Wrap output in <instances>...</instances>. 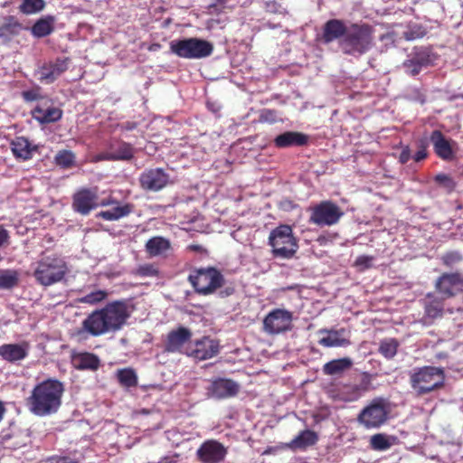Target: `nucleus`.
Segmentation results:
<instances>
[{
  "instance_id": "nucleus-1",
  "label": "nucleus",
  "mask_w": 463,
  "mask_h": 463,
  "mask_svg": "<svg viewBox=\"0 0 463 463\" xmlns=\"http://www.w3.org/2000/svg\"><path fill=\"white\" fill-rule=\"evenodd\" d=\"M133 311L128 299L109 302L104 307L92 311L81 323L79 334L99 336L119 331L127 324Z\"/></svg>"
},
{
  "instance_id": "nucleus-2",
  "label": "nucleus",
  "mask_w": 463,
  "mask_h": 463,
  "mask_svg": "<svg viewBox=\"0 0 463 463\" xmlns=\"http://www.w3.org/2000/svg\"><path fill=\"white\" fill-rule=\"evenodd\" d=\"M63 383L55 378H48L37 383L26 399L29 411L39 417L54 414L61 405Z\"/></svg>"
},
{
  "instance_id": "nucleus-3",
  "label": "nucleus",
  "mask_w": 463,
  "mask_h": 463,
  "mask_svg": "<svg viewBox=\"0 0 463 463\" xmlns=\"http://www.w3.org/2000/svg\"><path fill=\"white\" fill-rule=\"evenodd\" d=\"M68 272L69 268L64 258L52 253L41 256L35 262L33 276L38 284L49 287L62 281Z\"/></svg>"
},
{
  "instance_id": "nucleus-4",
  "label": "nucleus",
  "mask_w": 463,
  "mask_h": 463,
  "mask_svg": "<svg viewBox=\"0 0 463 463\" xmlns=\"http://www.w3.org/2000/svg\"><path fill=\"white\" fill-rule=\"evenodd\" d=\"M409 383L417 396H423L443 388L445 383L444 370L436 366L414 368L410 373Z\"/></svg>"
},
{
  "instance_id": "nucleus-5",
  "label": "nucleus",
  "mask_w": 463,
  "mask_h": 463,
  "mask_svg": "<svg viewBox=\"0 0 463 463\" xmlns=\"http://www.w3.org/2000/svg\"><path fill=\"white\" fill-rule=\"evenodd\" d=\"M373 30L367 24H352L348 26L345 38L339 42L344 53L362 55L367 52L373 43Z\"/></svg>"
},
{
  "instance_id": "nucleus-6",
  "label": "nucleus",
  "mask_w": 463,
  "mask_h": 463,
  "mask_svg": "<svg viewBox=\"0 0 463 463\" xmlns=\"http://www.w3.org/2000/svg\"><path fill=\"white\" fill-rule=\"evenodd\" d=\"M187 279L195 293L201 296L215 293L225 283L224 276L215 267L195 268L191 270Z\"/></svg>"
},
{
  "instance_id": "nucleus-7",
  "label": "nucleus",
  "mask_w": 463,
  "mask_h": 463,
  "mask_svg": "<svg viewBox=\"0 0 463 463\" xmlns=\"http://www.w3.org/2000/svg\"><path fill=\"white\" fill-rule=\"evenodd\" d=\"M269 244L272 247L275 258L291 259L298 249V240L293 235L291 226L281 224L273 229L269 236Z\"/></svg>"
},
{
  "instance_id": "nucleus-8",
  "label": "nucleus",
  "mask_w": 463,
  "mask_h": 463,
  "mask_svg": "<svg viewBox=\"0 0 463 463\" xmlns=\"http://www.w3.org/2000/svg\"><path fill=\"white\" fill-rule=\"evenodd\" d=\"M170 51L180 58L202 59L213 53V45L206 40L191 37L172 41Z\"/></svg>"
},
{
  "instance_id": "nucleus-9",
  "label": "nucleus",
  "mask_w": 463,
  "mask_h": 463,
  "mask_svg": "<svg viewBox=\"0 0 463 463\" xmlns=\"http://www.w3.org/2000/svg\"><path fill=\"white\" fill-rule=\"evenodd\" d=\"M389 403L383 397L373 399L358 414L357 421L365 429H378L389 417Z\"/></svg>"
},
{
  "instance_id": "nucleus-10",
  "label": "nucleus",
  "mask_w": 463,
  "mask_h": 463,
  "mask_svg": "<svg viewBox=\"0 0 463 463\" xmlns=\"http://www.w3.org/2000/svg\"><path fill=\"white\" fill-rule=\"evenodd\" d=\"M309 211V222L320 227L335 225L344 215L342 209L330 200L320 202Z\"/></svg>"
},
{
  "instance_id": "nucleus-11",
  "label": "nucleus",
  "mask_w": 463,
  "mask_h": 463,
  "mask_svg": "<svg viewBox=\"0 0 463 463\" xmlns=\"http://www.w3.org/2000/svg\"><path fill=\"white\" fill-rule=\"evenodd\" d=\"M139 186L146 192H159L171 184L170 175L161 167L146 168L138 177Z\"/></svg>"
},
{
  "instance_id": "nucleus-12",
  "label": "nucleus",
  "mask_w": 463,
  "mask_h": 463,
  "mask_svg": "<svg viewBox=\"0 0 463 463\" xmlns=\"http://www.w3.org/2000/svg\"><path fill=\"white\" fill-rule=\"evenodd\" d=\"M220 342L210 336H203L185 347L184 354L198 361H204L220 353Z\"/></svg>"
},
{
  "instance_id": "nucleus-13",
  "label": "nucleus",
  "mask_w": 463,
  "mask_h": 463,
  "mask_svg": "<svg viewBox=\"0 0 463 463\" xmlns=\"http://www.w3.org/2000/svg\"><path fill=\"white\" fill-rule=\"evenodd\" d=\"M293 315L290 311L275 308L263 319V330L269 335H278L292 328Z\"/></svg>"
},
{
  "instance_id": "nucleus-14",
  "label": "nucleus",
  "mask_w": 463,
  "mask_h": 463,
  "mask_svg": "<svg viewBox=\"0 0 463 463\" xmlns=\"http://www.w3.org/2000/svg\"><path fill=\"white\" fill-rule=\"evenodd\" d=\"M228 449L216 439L204 440L196 450V458L201 463H222Z\"/></svg>"
},
{
  "instance_id": "nucleus-15",
  "label": "nucleus",
  "mask_w": 463,
  "mask_h": 463,
  "mask_svg": "<svg viewBox=\"0 0 463 463\" xmlns=\"http://www.w3.org/2000/svg\"><path fill=\"white\" fill-rule=\"evenodd\" d=\"M70 64L69 57H57L46 61L37 71L38 80L43 84H52L68 70Z\"/></svg>"
},
{
  "instance_id": "nucleus-16",
  "label": "nucleus",
  "mask_w": 463,
  "mask_h": 463,
  "mask_svg": "<svg viewBox=\"0 0 463 463\" xmlns=\"http://www.w3.org/2000/svg\"><path fill=\"white\" fill-rule=\"evenodd\" d=\"M98 189L81 188L72 196V209L74 212L88 215L93 209L98 207Z\"/></svg>"
},
{
  "instance_id": "nucleus-17",
  "label": "nucleus",
  "mask_w": 463,
  "mask_h": 463,
  "mask_svg": "<svg viewBox=\"0 0 463 463\" xmlns=\"http://www.w3.org/2000/svg\"><path fill=\"white\" fill-rule=\"evenodd\" d=\"M435 288L444 298H452L463 289V275L458 271L445 272L437 279Z\"/></svg>"
},
{
  "instance_id": "nucleus-18",
  "label": "nucleus",
  "mask_w": 463,
  "mask_h": 463,
  "mask_svg": "<svg viewBox=\"0 0 463 463\" xmlns=\"http://www.w3.org/2000/svg\"><path fill=\"white\" fill-rule=\"evenodd\" d=\"M192 335V331L184 326L171 330L164 342V352L184 354V345L191 342Z\"/></svg>"
},
{
  "instance_id": "nucleus-19",
  "label": "nucleus",
  "mask_w": 463,
  "mask_h": 463,
  "mask_svg": "<svg viewBox=\"0 0 463 463\" xmlns=\"http://www.w3.org/2000/svg\"><path fill=\"white\" fill-rule=\"evenodd\" d=\"M240 391L238 383L232 379L216 378L213 380L207 388V395L217 400L234 397Z\"/></svg>"
},
{
  "instance_id": "nucleus-20",
  "label": "nucleus",
  "mask_w": 463,
  "mask_h": 463,
  "mask_svg": "<svg viewBox=\"0 0 463 463\" xmlns=\"http://www.w3.org/2000/svg\"><path fill=\"white\" fill-rule=\"evenodd\" d=\"M34 119L42 124L54 123L62 117V110L52 105V100L45 99L32 111Z\"/></svg>"
},
{
  "instance_id": "nucleus-21",
  "label": "nucleus",
  "mask_w": 463,
  "mask_h": 463,
  "mask_svg": "<svg viewBox=\"0 0 463 463\" xmlns=\"http://www.w3.org/2000/svg\"><path fill=\"white\" fill-rule=\"evenodd\" d=\"M30 351V344L22 341L15 344H4L0 345V357L10 364H18L25 359Z\"/></svg>"
},
{
  "instance_id": "nucleus-22",
  "label": "nucleus",
  "mask_w": 463,
  "mask_h": 463,
  "mask_svg": "<svg viewBox=\"0 0 463 463\" xmlns=\"http://www.w3.org/2000/svg\"><path fill=\"white\" fill-rule=\"evenodd\" d=\"M327 396L334 402H351L359 399L356 385L351 383L332 384L326 391Z\"/></svg>"
},
{
  "instance_id": "nucleus-23",
  "label": "nucleus",
  "mask_w": 463,
  "mask_h": 463,
  "mask_svg": "<svg viewBox=\"0 0 463 463\" xmlns=\"http://www.w3.org/2000/svg\"><path fill=\"white\" fill-rule=\"evenodd\" d=\"M134 156L133 146L124 141H116L110 144L108 151L99 156L101 160L109 161H126Z\"/></svg>"
},
{
  "instance_id": "nucleus-24",
  "label": "nucleus",
  "mask_w": 463,
  "mask_h": 463,
  "mask_svg": "<svg viewBox=\"0 0 463 463\" xmlns=\"http://www.w3.org/2000/svg\"><path fill=\"white\" fill-rule=\"evenodd\" d=\"M348 26L345 25L343 20L330 19L323 27L322 39L325 43H332L335 40L345 37Z\"/></svg>"
},
{
  "instance_id": "nucleus-25",
  "label": "nucleus",
  "mask_w": 463,
  "mask_h": 463,
  "mask_svg": "<svg viewBox=\"0 0 463 463\" xmlns=\"http://www.w3.org/2000/svg\"><path fill=\"white\" fill-rule=\"evenodd\" d=\"M24 29L25 27L14 15L5 16L0 24V39L4 43H10Z\"/></svg>"
},
{
  "instance_id": "nucleus-26",
  "label": "nucleus",
  "mask_w": 463,
  "mask_h": 463,
  "mask_svg": "<svg viewBox=\"0 0 463 463\" xmlns=\"http://www.w3.org/2000/svg\"><path fill=\"white\" fill-rule=\"evenodd\" d=\"M0 443L9 449H17L25 445L22 430L14 424L1 431Z\"/></svg>"
},
{
  "instance_id": "nucleus-27",
  "label": "nucleus",
  "mask_w": 463,
  "mask_h": 463,
  "mask_svg": "<svg viewBox=\"0 0 463 463\" xmlns=\"http://www.w3.org/2000/svg\"><path fill=\"white\" fill-rule=\"evenodd\" d=\"M319 437L311 430H301L290 442L285 443L284 448L295 450H306L317 443Z\"/></svg>"
},
{
  "instance_id": "nucleus-28",
  "label": "nucleus",
  "mask_w": 463,
  "mask_h": 463,
  "mask_svg": "<svg viewBox=\"0 0 463 463\" xmlns=\"http://www.w3.org/2000/svg\"><path fill=\"white\" fill-rule=\"evenodd\" d=\"M308 142V137L306 134L297 131H286L274 139V145L278 148H287L291 146H303Z\"/></svg>"
},
{
  "instance_id": "nucleus-29",
  "label": "nucleus",
  "mask_w": 463,
  "mask_h": 463,
  "mask_svg": "<svg viewBox=\"0 0 463 463\" xmlns=\"http://www.w3.org/2000/svg\"><path fill=\"white\" fill-rule=\"evenodd\" d=\"M71 361L73 366L80 371H97L101 365L99 356L90 352L73 354Z\"/></svg>"
},
{
  "instance_id": "nucleus-30",
  "label": "nucleus",
  "mask_w": 463,
  "mask_h": 463,
  "mask_svg": "<svg viewBox=\"0 0 463 463\" xmlns=\"http://www.w3.org/2000/svg\"><path fill=\"white\" fill-rule=\"evenodd\" d=\"M430 139L433 145L436 155L439 158L443 160H451L453 158L454 155L450 143L441 131H432Z\"/></svg>"
},
{
  "instance_id": "nucleus-31",
  "label": "nucleus",
  "mask_w": 463,
  "mask_h": 463,
  "mask_svg": "<svg viewBox=\"0 0 463 463\" xmlns=\"http://www.w3.org/2000/svg\"><path fill=\"white\" fill-rule=\"evenodd\" d=\"M345 332L344 328L339 330L334 329H320L319 334H327L326 336H323L318 340V344L324 347H335V346H347L351 344L347 338L340 337Z\"/></svg>"
},
{
  "instance_id": "nucleus-32",
  "label": "nucleus",
  "mask_w": 463,
  "mask_h": 463,
  "mask_svg": "<svg viewBox=\"0 0 463 463\" xmlns=\"http://www.w3.org/2000/svg\"><path fill=\"white\" fill-rule=\"evenodd\" d=\"M170 240L163 236H154L150 238L145 245L146 252L150 257H157L166 254L171 250Z\"/></svg>"
},
{
  "instance_id": "nucleus-33",
  "label": "nucleus",
  "mask_w": 463,
  "mask_h": 463,
  "mask_svg": "<svg viewBox=\"0 0 463 463\" xmlns=\"http://www.w3.org/2000/svg\"><path fill=\"white\" fill-rule=\"evenodd\" d=\"M425 317L429 320H434L441 317L444 313V299L443 298L435 297L428 294L424 304Z\"/></svg>"
},
{
  "instance_id": "nucleus-34",
  "label": "nucleus",
  "mask_w": 463,
  "mask_h": 463,
  "mask_svg": "<svg viewBox=\"0 0 463 463\" xmlns=\"http://www.w3.org/2000/svg\"><path fill=\"white\" fill-rule=\"evenodd\" d=\"M55 28V17L45 15L38 19L31 27V33L35 38H43L50 35Z\"/></svg>"
},
{
  "instance_id": "nucleus-35",
  "label": "nucleus",
  "mask_w": 463,
  "mask_h": 463,
  "mask_svg": "<svg viewBox=\"0 0 463 463\" xmlns=\"http://www.w3.org/2000/svg\"><path fill=\"white\" fill-rule=\"evenodd\" d=\"M35 147L24 137H16L11 142V150L16 158L28 160L32 158Z\"/></svg>"
},
{
  "instance_id": "nucleus-36",
  "label": "nucleus",
  "mask_w": 463,
  "mask_h": 463,
  "mask_svg": "<svg viewBox=\"0 0 463 463\" xmlns=\"http://www.w3.org/2000/svg\"><path fill=\"white\" fill-rule=\"evenodd\" d=\"M352 364V360L348 357L335 359L324 364L323 373L326 375L338 374L349 369Z\"/></svg>"
},
{
  "instance_id": "nucleus-37",
  "label": "nucleus",
  "mask_w": 463,
  "mask_h": 463,
  "mask_svg": "<svg viewBox=\"0 0 463 463\" xmlns=\"http://www.w3.org/2000/svg\"><path fill=\"white\" fill-rule=\"evenodd\" d=\"M132 204L126 203L122 206L114 207L111 210L101 211L97 214V217L106 221H117L128 215L132 212Z\"/></svg>"
},
{
  "instance_id": "nucleus-38",
  "label": "nucleus",
  "mask_w": 463,
  "mask_h": 463,
  "mask_svg": "<svg viewBox=\"0 0 463 463\" xmlns=\"http://www.w3.org/2000/svg\"><path fill=\"white\" fill-rule=\"evenodd\" d=\"M400 342L396 338H384L380 341L378 352L385 359H392L398 352Z\"/></svg>"
},
{
  "instance_id": "nucleus-39",
  "label": "nucleus",
  "mask_w": 463,
  "mask_h": 463,
  "mask_svg": "<svg viewBox=\"0 0 463 463\" xmlns=\"http://www.w3.org/2000/svg\"><path fill=\"white\" fill-rule=\"evenodd\" d=\"M395 439V437L387 436L384 433H377L371 437L370 446L374 450L383 451L390 449Z\"/></svg>"
},
{
  "instance_id": "nucleus-40",
  "label": "nucleus",
  "mask_w": 463,
  "mask_h": 463,
  "mask_svg": "<svg viewBox=\"0 0 463 463\" xmlns=\"http://www.w3.org/2000/svg\"><path fill=\"white\" fill-rule=\"evenodd\" d=\"M19 283V272L15 269L0 270V288L11 289Z\"/></svg>"
},
{
  "instance_id": "nucleus-41",
  "label": "nucleus",
  "mask_w": 463,
  "mask_h": 463,
  "mask_svg": "<svg viewBox=\"0 0 463 463\" xmlns=\"http://www.w3.org/2000/svg\"><path fill=\"white\" fill-rule=\"evenodd\" d=\"M45 6L44 0H24L18 9L22 14L31 15L42 12Z\"/></svg>"
},
{
  "instance_id": "nucleus-42",
  "label": "nucleus",
  "mask_w": 463,
  "mask_h": 463,
  "mask_svg": "<svg viewBox=\"0 0 463 463\" xmlns=\"http://www.w3.org/2000/svg\"><path fill=\"white\" fill-rule=\"evenodd\" d=\"M118 380L125 387H135L137 385V375L132 368L120 369L117 373Z\"/></svg>"
},
{
  "instance_id": "nucleus-43",
  "label": "nucleus",
  "mask_w": 463,
  "mask_h": 463,
  "mask_svg": "<svg viewBox=\"0 0 463 463\" xmlns=\"http://www.w3.org/2000/svg\"><path fill=\"white\" fill-rule=\"evenodd\" d=\"M108 291L99 289L80 298L79 301L82 304L97 305L104 301L108 298Z\"/></svg>"
},
{
  "instance_id": "nucleus-44",
  "label": "nucleus",
  "mask_w": 463,
  "mask_h": 463,
  "mask_svg": "<svg viewBox=\"0 0 463 463\" xmlns=\"http://www.w3.org/2000/svg\"><path fill=\"white\" fill-rule=\"evenodd\" d=\"M75 155L70 150H61L55 156V162L63 168H70L73 165Z\"/></svg>"
},
{
  "instance_id": "nucleus-45",
  "label": "nucleus",
  "mask_w": 463,
  "mask_h": 463,
  "mask_svg": "<svg viewBox=\"0 0 463 463\" xmlns=\"http://www.w3.org/2000/svg\"><path fill=\"white\" fill-rule=\"evenodd\" d=\"M440 260L446 268L453 269L463 260V256L458 251H448L440 257Z\"/></svg>"
},
{
  "instance_id": "nucleus-46",
  "label": "nucleus",
  "mask_w": 463,
  "mask_h": 463,
  "mask_svg": "<svg viewBox=\"0 0 463 463\" xmlns=\"http://www.w3.org/2000/svg\"><path fill=\"white\" fill-rule=\"evenodd\" d=\"M373 375L367 372L362 373V378L359 384H355L359 392V398L363 393L368 392L372 388Z\"/></svg>"
},
{
  "instance_id": "nucleus-47",
  "label": "nucleus",
  "mask_w": 463,
  "mask_h": 463,
  "mask_svg": "<svg viewBox=\"0 0 463 463\" xmlns=\"http://www.w3.org/2000/svg\"><path fill=\"white\" fill-rule=\"evenodd\" d=\"M426 34V30L420 25H415L410 27L404 32V38L407 41H412L415 39L422 38Z\"/></svg>"
},
{
  "instance_id": "nucleus-48",
  "label": "nucleus",
  "mask_w": 463,
  "mask_h": 463,
  "mask_svg": "<svg viewBox=\"0 0 463 463\" xmlns=\"http://www.w3.org/2000/svg\"><path fill=\"white\" fill-rule=\"evenodd\" d=\"M434 180L439 185L446 188L449 192L454 190L456 186L454 180L449 175L446 174L437 175Z\"/></svg>"
},
{
  "instance_id": "nucleus-49",
  "label": "nucleus",
  "mask_w": 463,
  "mask_h": 463,
  "mask_svg": "<svg viewBox=\"0 0 463 463\" xmlns=\"http://www.w3.org/2000/svg\"><path fill=\"white\" fill-rule=\"evenodd\" d=\"M260 121L265 123H275L278 121V113L273 109H263L260 114Z\"/></svg>"
},
{
  "instance_id": "nucleus-50",
  "label": "nucleus",
  "mask_w": 463,
  "mask_h": 463,
  "mask_svg": "<svg viewBox=\"0 0 463 463\" xmlns=\"http://www.w3.org/2000/svg\"><path fill=\"white\" fill-rule=\"evenodd\" d=\"M428 141L426 139H421L420 142H419V146H418V151L416 152V154L414 155L413 156V159L415 162H420L423 159H425L428 156V152H427V147H428Z\"/></svg>"
},
{
  "instance_id": "nucleus-51",
  "label": "nucleus",
  "mask_w": 463,
  "mask_h": 463,
  "mask_svg": "<svg viewBox=\"0 0 463 463\" xmlns=\"http://www.w3.org/2000/svg\"><path fill=\"white\" fill-rule=\"evenodd\" d=\"M22 97L25 101H35L42 99L40 94V89H33L28 90H24L22 92Z\"/></svg>"
},
{
  "instance_id": "nucleus-52",
  "label": "nucleus",
  "mask_w": 463,
  "mask_h": 463,
  "mask_svg": "<svg viewBox=\"0 0 463 463\" xmlns=\"http://www.w3.org/2000/svg\"><path fill=\"white\" fill-rule=\"evenodd\" d=\"M404 67L408 69V72L411 76H416L421 71V67L420 63H416L412 59L404 61Z\"/></svg>"
},
{
  "instance_id": "nucleus-53",
  "label": "nucleus",
  "mask_w": 463,
  "mask_h": 463,
  "mask_svg": "<svg viewBox=\"0 0 463 463\" xmlns=\"http://www.w3.org/2000/svg\"><path fill=\"white\" fill-rule=\"evenodd\" d=\"M373 260V257L372 256L361 255L355 260L354 265L363 269H370Z\"/></svg>"
},
{
  "instance_id": "nucleus-54",
  "label": "nucleus",
  "mask_w": 463,
  "mask_h": 463,
  "mask_svg": "<svg viewBox=\"0 0 463 463\" xmlns=\"http://www.w3.org/2000/svg\"><path fill=\"white\" fill-rule=\"evenodd\" d=\"M49 463H80L76 458L69 456H52L48 458Z\"/></svg>"
},
{
  "instance_id": "nucleus-55",
  "label": "nucleus",
  "mask_w": 463,
  "mask_h": 463,
  "mask_svg": "<svg viewBox=\"0 0 463 463\" xmlns=\"http://www.w3.org/2000/svg\"><path fill=\"white\" fill-rule=\"evenodd\" d=\"M411 157V149L408 146L402 147V152L399 156V162L401 164H406Z\"/></svg>"
},
{
  "instance_id": "nucleus-56",
  "label": "nucleus",
  "mask_w": 463,
  "mask_h": 463,
  "mask_svg": "<svg viewBox=\"0 0 463 463\" xmlns=\"http://www.w3.org/2000/svg\"><path fill=\"white\" fill-rule=\"evenodd\" d=\"M412 60L416 62V63H420V67H426L430 64V58H429V55H424V54H417L415 55Z\"/></svg>"
},
{
  "instance_id": "nucleus-57",
  "label": "nucleus",
  "mask_w": 463,
  "mask_h": 463,
  "mask_svg": "<svg viewBox=\"0 0 463 463\" xmlns=\"http://www.w3.org/2000/svg\"><path fill=\"white\" fill-rule=\"evenodd\" d=\"M118 203V201L112 197L109 196L108 198L102 199L100 202H98V207L99 206H109Z\"/></svg>"
},
{
  "instance_id": "nucleus-58",
  "label": "nucleus",
  "mask_w": 463,
  "mask_h": 463,
  "mask_svg": "<svg viewBox=\"0 0 463 463\" xmlns=\"http://www.w3.org/2000/svg\"><path fill=\"white\" fill-rule=\"evenodd\" d=\"M235 292L234 287H226L223 290H221L220 296L222 298L229 297Z\"/></svg>"
},
{
  "instance_id": "nucleus-59",
  "label": "nucleus",
  "mask_w": 463,
  "mask_h": 463,
  "mask_svg": "<svg viewBox=\"0 0 463 463\" xmlns=\"http://www.w3.org/2000/svg\"><path fill=\"white\" fill-rule=\"evenodd\" d=\"M152 267L151 266H146L145 268H142L141 269V274L142 275H151L152 274Z\"/></svg>"
},
{
  "instance_id": "nucleus-60",
  "label": "nucleus",
  "mask_w": 463,
  "mask_h": 463,
  "mask_svg": "<svg viewBox=\"0 0 463 463\" xmlns=\"http://www.w3.org/2000/svg\"><path fill=\"white\" fill-rule=\"evenodd\" d=\"M136 127H137V124H136V123L127 122V123L123 126V128H125V129H127V130H132V129H134Z\"/></svg>"
},
{
  "instance_id": "nucleus-61",
  "label": "nucleus",
  "mask_w": 463,
  "mask_h": 463,
  "mask_svg": "<svg viewBox=\"0 0 463 463\" xmlns=\"http://www.w3.org/2000/svg\"><path fill=\"white\" fill-rule=\"evenodd\" d=\"M160 46H161V44H160V43H152V44L150 45V47H149V50H150V51H156V50L159 49V48H160Z\"/></svg>"
},
{
  "instance_id": "nucleus-62",
  "label": "nucleus",
  "mask_w": 463,
  "mask_h": 463,
  "mask_svg": "<svg viewBox=\"0 0 463 463\" xmlns=\"http://www.w3.org/2000/svg\"><path fill=\"white\" fill-rule=\"evenodd\" d=\"M190 249L194 250V251H197V250H199L201 249V246H199V245H191Z\"/></svg>"
},
{
  "instance_id": "nucleus-63",
  "label": "nucleus",
  "mask_w": 463,
  "mask_h": 463,
  "mask_svg": "<svg viewBox=\"0 0 463 463\" xmlns=\"http://www.w3.org/2000/svg\"><path fill=\"white\" fill-rule=\"evenodd\" d=\"M272 450V448H268L264 452H263V455H267V454H269Z\"/></svg>"
}]
</instances>
